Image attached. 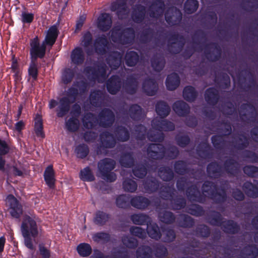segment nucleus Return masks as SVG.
Segmentation results:
<instances>
[{
    "label": "nucleus",
    "mask_w": 258,
    "mask_h": 258,
    "mask_svg": "<svg viewBox=\"0 0 258 258\" xmlns=\"http://www.w3.org/2000/svg\"><path fill=\"white\" fill-rule=\"evenodd\" d=\"M229 185L227 180L221 182L220 188L213 181L206 180L202 186L201 192L199 188L196 184H192L187 187L185 194L187 199L191 202H196L204 204L206 201L207 194L209 198L216 204H222L225 202L227 199L226 188Z\"/></svg>",
    "instance_id": "nucleus-1"
},
{
    "label": "nucleus",
    "mask_w": 258,
    "mask_h": 258,
    "mask_svg": "<svg viewBox=\"0 0 258 258\" xmlns=\"http://www.w3.org/2000/svg\"><path fill=\"white\" fill-rule=\"evenodd\" d=\"M79 94L78 88L73 85L68 89L67 96L60 98L58 101L51 99L49 101V108L53 109L56 107L55 112L57 117L62 118L69 112L71 105L75 102Z\"/></svg>",
    "instance_id": "nucleus-2"
},
{
    "label": "nucleus",
    "mask_w": 258,
    "mask_h": 258,
    "mask_svg": "<svg viewBox=\"0 0 258 258\" xmlns=\"http://www.w3.org/2000/svg\"><path fill=\"white\" fill-rule=\"evenodd\" d=\"M37 219V217L34 214H31V216L25 215L21 226L24 244L27 248L32 250L35 249L32 238H35L38 235Z\"/></svg>",
    "instance_id": "nucleus-3"
},
{
    "label": "nucleus",
    "mask_w": 258,
    "mask_h": 258,
    "mask_svg": "<svg viewBox=\"0 0 258 258\" xmlns=\"http://www.w3.org/2000/svg\"><path fill=\"white\" fill-rule=\"evenodd\" d=\"M147 153L149 158L160 160L164 158L168 160L176 159L179 154V151L174 145L166 148L161 144L150 143L147 148Z\"/></svg>",
    "instance_id": "nucleus-4"
},
{
    "label": "nucleus",
    "mask_w": 258,
    "mask_h": 258,
    "mask_svg": "<svg viewBox=\"0 0 258 258\" xmlns=\"http://www.w3.org/2000/svg\"><path fill=\"white\" fill-rule=\"evenodd\" d=\"M111 40L115 43L121 45L133 44L135 38V31L132 27L113 29L110 36Z\"/></svg>",
    "instance_id": "nucleus-5"
},
{
    "label": "nucleus",
    "mask_w": 258,
    "mask_h": 258,
    "mask_svg": "<svg viewBox=\"0 0 258 258\" xmlns=\"http://www.w3.org/2000/svg\"><path fill=\"white\" fill-rule=\"evenodd\" d=\"M116 163L112 159L105 158L101 160L98 164V170L101 177L107 182H114L116 179V175L112 170L115 167Z\"/></svg>",
    "instance_id": "nucleus-6"
},
{
    "label": "nucleus",
    "mask_w": 258,
    "mask_h": 258,
    "mask_svg": "<svg viewBox=\"0 0 258 258\" xmlns=\"http://www.w3.org/2000/svg\"><path fill=\"white\" fill-rule=\"evenodd\" d=\"M191 39L194 44L193 47H186L181 53L182 57L185 59H188L190 58L196 51V47L203 43L202 42L203 40L205 41L207 40V35L204 30L198 29L191 36Z\"/></svg>",
    "instance_id": "nucleus-7"
},
{
    "label": "nucleus",
    "mask_w": 258,
    "mask_h": 258,
    "mask_svg": "<svg viewBox=\"0 0 258 258\" xmlns=\"http://www.w3.org/2000/svg\"><path fill=\"white\" fill-rule=\"evenodd\" d=\"M30 55L31 60L37 61V59L44 57L47 45L42 41L40 44V40L37 36L30 40Z\"/></svg>",
    "instance_id": "nucleus-8"
},
{
    "label": "nucleus",
    "mask_w": 258,
    "mask_h": 258,
    "mask_svg": "<svg viewBox=\"0 0 258 258\" xmlns=\"http://www.w3.org/2000/svg\"><path fill=\"white\" fill-rule=\"evenodd\" d=\"M185 44L184 36L178 33L170 34L168 38L167 48L169 52L173 54L179 53Z\"/></svg>",
    "instance_id": "nucleus-9"
},
{
    "label": "nucleus",
    "mask_w": 258,
    "mask_h": 258,
    "mask_svg": "<svg viewBox=\"0 0 258 258\" xmlns=\"http://www.w3.org/2000/svg\"><path fill=\"white\" fill-rule=\"evenodd\" d=\"M85 72L88 78L93 81H97L98 82L106 79V66L104 64H99L97 68L87 67Z\"/></svg>",
    "instance_id": "nucleus-10"
},
{
    "label": "nucleus",
    "mask_w": 258,
    "mask_h": 258,
    "mask_svg": "<svg viewBox=\"0 0 258 258\" xmlns=\"http://www.w3.org/2000/svg\"><path fill=\"white\" fill-rule=\"evenodd\" d=\"M165 20L169 26H177L180 23L182 14L181 11L175 7H169L164 14Z\"/></svg>",
    "instance_id": "nucleus-11"
},
{
    "label": "nucleus",
    "mask_w": 258,
    "mask_h": 258,
    "mask_svg": "<svg viewBox=\"0 0 258 258\" xmlns=\"http://www.w3.org/2000/svg\"><path fill=\"white\" fill-rule=\"evenodd\" d=\"M100 145L97 148L96 153L97 155L102 154L101 150L111 149L115 147L116 142L113 134L108 131H104L100 135Z\"/></svg>",
    "instance_id": "nucleus-12"
},
{
    "label": "nucleus",
    "mask_w": 258,
    "mask_h": 258,
    "mask_svg": "<svg viewBox=\"0 0 258 258\" xmlns=\"http://www.w3.org/2000/svg\"><path fill=\"white\" fill-rule=\"evenodd\" d=\"M164 29H162L158 31L159 35L158 37L154 36V30L153 28L148 27L144 28L140 32L139 40L141 43L146 44L154 39L156 43L159 42L160 38L163 36Z\"/></svg>",
    "instance_id": "nucleus-13"
},
{
    "label": "nucleus",
    "mask_w": 258,
    "mask_h": 258,
    "mask_svg": "<svg viewBox=\"0 0 258 258\" xmlns=\"http://www.w3.org/2000/svg\"><path fill=\"white\" fill-rule=\"evenodd\" d=\"M204 54L209 61L216 62L221 58L222 49L217 43L211 42L206 45Z\"/></svg>",
    "instance_id": "nucleus-14"
},
{
    "label": "nucleus",
    "mask_w": 258,
    "mask_h": 258,
    "mask_svg": "<svg viewBox=\"0 0 258 258\" xmlns=\"http://www.w3.org/2000/svg\"><path fill=\"white\" fill-rule=\"evenodd\" d=\"M110 10L115 12L118 19L122 20L126 18L128 14L127 0H116L111 3Z\"/></svg>",
    "instance_id": "nucleus-15"
},
{
    "label": "nucleus",
    "mask_w": 258,
    "mask_h": 258,
    "mask_svg": "<svg viewBox=\"0 0 258 258\" xmlns=\"http://www.w3.org/2000/svg\"><path fill=\"white\" fill-rule=\"evenodd\" d=\"M99 124L104 128L111 127L115 120V115L113 112L108 108L102 109L98 115Z\"/></svg>",
    "instance_id": "nucleus-16"
},
{
    "label": "nucleus",
    "mask_w": 258,
    "mask_h": 258,
    "mask_svg": "<svg viewBox=\"0 0 258 258\" xmlns=\"http://www.w3.org/2000/svg\"><path fill=\"white\" fill-rule=\"evenodd\" d=\"M9 203L8 211L13 218L19 219L23 214V206L16 198L13 195L8 196Z\"/></svg>",
    "instance_id": "nucleus-17"
},
{
    "label": "nucleus",
    "mask_w": 258,
    "mask_h": 258,
    "mask_svg": "<svg viewBox=\"0 0 258 258\" xmlns=\"http://www.w3.org/2000/svg\"><path fill=\"white\" fill-rule=\"evenodd\" d=\"M120 113L124 116H129L135 121H139L143 117V110L137 104L131 105L128 110L124 107L121 108Z\"/></svg>",
    "instance_id": "nucleus-18"
},
{
    "label": "nucleus",
    "mask_w": 258,
    "mask_h": 258,
    "mask_svg": "<svg viewBox=\"0 0 258 258\" xmlns=\"http://www.w3.org/2000/svg\"><path fill=\"white\" fill-rule=\"evenodd\" d=\"M14 147L10 143L0 139V171H5L6 161L5 156L13 151Z\"/></svg>",
    "instance_id": "nucleus-19"
},
{
    "label": "nucleus",
    "mask_w": 258,
    "mask_h": 258,
    "mask_svg": "<svg viewBox=\"0 0 258 258\" xmlns=\"http://www.w3.org/2000/svg\"><path fill=\"white\" fill-rule=\"evenodd\" d=\"M165 9V5L163 0H153L149 6V16L152 18H158L163 15Z\"/></svg>",
    "instance_id": "nucleus-20"
},
{
    "label": "nucleus",
    "mask_w": 258,
    "mask_h": 258,
    "mask_svg": "<svg viewBox=\"0 0 258 258\" xmlns=\"http://www.w3.org/2000/svg\"><path fill=\"white\" fill-rule=\"evenodd\" d=\"M122 89L127 94L133 95L138 90V81L137 78L133 75L128 76L122 83Z\"/></svg>",
    "instance_id": "nucleus-21"
},
{
    "label": "nucleus",
    "mask_w": 258,
    "mask_h": 258,
    "mask_svg": "<svg viewBox=\"0 0 258 258\" xmlns=\"http://www.w3.org/2000/svg\"><path fill=\"white\" fill-rule=\"evenodd\" d=\"M122 85L120 77L118 75H113L107 81L106 89L110 94L115 95L120 90Z\"/></svg>",
    "instance_id": "nucleus-22"
},
{
    "label": "nucleus",
    "mask_w": 258,
    "mask_h": 258,
    "mask_svg": "<svg viewBox=\"0 0 258 258\" xmlns=\"http://www.w3.org/2000/svg\"><path fill=\"white\" fill-rule=\"evenodd\" d=\"M112 20L110 14L102 13L97 20V27L102 32H105L110 30L112 26Z\"/></svg>",
    "instance_id": "nucleus-23"
},
{
    "label": "nucleus",
    "mask_w": 258,
    "mask_h": 258,
    "mask_svg": "<svg viewBox=\"0 0 258 258\" xmlns=\"http://www.w3.org/2000/svg\"><path fill=\"white\" fill-rule=\"evenodd\" d=\"M208 176L211 179H218L223 176V167L218 162L214 161L209 163L207 166Z\"/></svg>",
    "instance_id": "nucleus-24"
},
{
    "label": "nucleus",
    "mask_w": 258,
    "mask_h": 258,
    "mask_svg": "<svg viewBox=\"0 0 258 258\" xmlns=\"http://www.w3.org/2000/svg\"><path fill=\"white\" fill-rule=\"evenodd\" d=\"M59 33L57 25L56 24L51 26L46 32L45 38L43 42L49 47V50L51 49L56 42Z\"/></svg>",
    "instance_id": "nucleus-25"
},
{
    "label": "nucleus",
    "mask_w": 258,
    "mask_h": 258,
    "mask_svg": "<svg viewBox=\"0 0 258 258\" xmlns=\"http://www.w3.org/2000/svg\"><path fill=\"white\" fill-rule=\"evenodd\" d=\"M158 90V85L154 79L148 78L144 80L142 90L145 94L149 96H154Z\"/></svg>",
    "instance_id": "nucleus-26"
},
{
    "label": "nucleus",
    "mask_w": 258,
    "mask_h": 258,
    "mask_svg": "<svg viewBox=\"0 0 258 258\" xmlns=\"http://www.w3.org/2000/svg\"><path fill=\"white\" fill-rule=\"evenodd\" d=\"M146 8L144 6L137 4L133 9L132 19L136 23H142L146 18Z\"/></svg>",
    "instance_id": "nucleus-27"
},
{
    "label": "nucleus",
    "mask_w": 258,
    "mask_h": 258,
    "mask_svg": "<svg viewBox=\"0 0 258 258\" xmlns=\"http://www.w3.org/2000/svg\"><path fill=\"white\" fill-rule=\"evenodd\" d=\"M152 127L159 131H173L175 130V125L172 122L167 119H155L152 121Z\"/></svg>",
    "instance_id": "nucleus-28"
},
{
    "label": "nucleus",
    "mask_w": 258,
    "mask_h": 258,
    "mask_svg": "<svg viewBox=\"0 0 258 258\" xmlns=\"http://www.w3.org/2000/svg\"><path fill=\"white\" fill-rule=\"evenodd\" d=\"M232 144L233 147L238 150H243L247 148L249 145V140L243 134H238L232 137Z\"/></svg>",
    "instance_id": "nucleus-29"
},
{
    "label": "nucleus",
    "mask_w": 258,
    "mask_h": 258,
    "mask_svg": "<svg viewBox=\"0 0 258 258\" xmlns=\"http://www.w3.org/2000/svg\"><path fill=\"white\" fill-rule=\"evenodd\" d=\"M222 231L226 234H236L240 231L238 223L233 220H226L223 221L221 226Z\"/></svg>",
    "instance_id": "nucleus-30"
},
{
    "label": "nucleus",
    "mask_w": 258,
    "mask_h": 258,
    "mask_svg": "<svg viewBox=\"0 0 258 258\" xmlns=\"http://www.w3.org/2000/svg\"><path fill=\"white\" fill-rule=\"evenodd\" d=\"M204 97L208 105L215 106L219 101L220 95L218 91L216 88L210 87L205 91Z\"/></svg>",
    "instance_id": "nucleus-31"
},
{
    "label": "nucleus",
    "mask_w": 258,
    "mask_h": 258,
    "mask_svg": "<svg viewBox=\"0 0 258 258\" xmlns=\"http://www.w3.org/2000/svg\"><path fill=\"white\" fill-rule=\"evenodd\" d=\"M224 168L228 174L235 176L237 174L240 170L238 162L232 158H228L224 162Z\"/></svg>",
    "instance_id": "nucleus-32"
},
{
    "label": "nucleus",
    "mask_w": 258,
    "mask_h": 258,
    "mask_svg": "<svg viewBox=\"0 0 258 258\" xmlns=\"http://www.w3.org/2000/svg\"><path fill=\"white\" fill-rule=\"evenodd\" d=\"M254 181V183L249 181L244 182L242 189L248 197L256 199L258 197V181L255 180Z\"/></svg>",
    "instance_id": "nucleus-33"
},
{
    "label": "nucleus",
    "mask_w": 258,
    "mask_h": 258,
    "mask_svg": "<svg viewBox=\"0 0 258 258\" xmlns=\"http://www.w3.org/2000/svg\"><path fill=\"white\" fill-rule=\"evenodd\" d=\"M109 44V41L104 34L98 37L95 41L94 48L95 52L100 55L106 54V47Z\"/></svg>",
    "instance_id": "nucleus-34"
},
{
    "label": "nucleus",
    "mask_w": 258,
    "mask_h": 258,
    "mask_svg": "<svg viewBox=\"0 0 258 258\" xmlns=\"http://www.w3.org/2000/svg\"><path fill=\"white\" fill-rule=\"evenodd\" d=\"M106 62L112 70L117 69L121 62L120 53L117 51L111 52L106 58Z\"/></svg>",
    "instance_id": "nucleus-35"
},
{
    "label": "nucleus",
    "mask_w": 258,
    "mask_h": 258,
    "mask_svg": "<svg viewBox=\"0 0 258 258\" xmlns=\"http://www.w3.org/2000/svg\"><path fill=\"white\" fill-rule=\"evenodd\" d=\"M83 125L86 129L94 128L99 123L98 118L92 112L85 113L82 118Z\"/></svg>",
    "instance_id": "nucleus-36"
},
{
    "label": "nucleus",
    "mask_w": 258,
    "mask_h": 258,
    "mask_svg": "<svg viewBox=\"0 0 258 258\" xmlns=\"http://www.w3.org/2000/svg\"><path fill=\"white\" fill-rule=\"evenodd\" d=\"M131 204L135 208L144 210L150 205L151 201L148 198L144 196H135L131 198Z\"/></svg>",
    "instance_id": "nucleus-37"
},
{
    "label": "nucleus",
    "mask_w": 258,
    "mask_h": 258,
    "mask_svg": "<svg viewBox=\"0 0 258 258\" xmlns=\"http://www.w3.org/2000/svg\"><path fill=\"white\" fill-rule=\"evenodd\" d=\"M174 111L179 116H185L190 111V107L188 104L182 100L175 101L172 106Z\"/></svg>",
    "instance_id": "nucleus-38"
},
{
    "label": "nucleus",
    "mask_w": 258,
    "mask_h": 258,
    "mask_svg": "<svg viewBox=\"0 0 258 258\" xmlns=\"http://www.w3.org/2000/svg\"><path fill=\"white\" fill-rule=\"evenodd\" d=\"M71 62L76 66L82 64L85 60V54L80 47H75L71 54Z\"/></svg>",
    "instance_id": "nucleus-39"
},
{
    "label": "nucleus",
    "mask_w": 258,
    "mask_h": 258,
    "mask_svg": "<svg viewBox=\"0 0 258 258\" xmlns=\"http://www.w3.org/2000/svg\"><path fill=\"white\" fill-rule=\"evenodd\" d=\"M111 219V215L101 210H97L93 218L95 224L103 226L107 224Z\"/></svg>",
    "instance_id": "nucleus-40"
},
{
    "label": "nucleus",
    "mask_w": 258,
    "mask_h": 258,
    "mask_svg": "<svg viewBox=\"0 0 258 258\" xmlns=\"http://www.w3.org/2000/svg\"><path fill=\"white\" fill-rule=\"evenodd\" d=\"M44 179L46 184L49 188L54 189L55 188V173L51 165L48 166L44 172Z\"/></svg>",
    "instance_id": "nucleus-41"
},
{
    "label": "nucleus",
    "mask_w": 258,
    "mask_h": 258,
    "mask_svg": "<svg viewBox=\"0 0 258 258\" xmlns=\"http://www.w3.org/2000/svg\"><path fill=\"white\" fill-rule=\"evenodd\" d=\"M180 83V79L178 75L176 73H172L167 77L165 84L167 89L173 91L177 88Z\"/></svg>",
    "instance_id": "nucleus-42"
},
{
    "label": "nucleus",
    "mask_w": 258,
    "mask_h": 258,
    "mask_svg": "<svg viewBox=\"0 0 258 258\" xmlns=\"http://www.w3.org/2000/svg\"><path fill=\"white\" fill-rule=\"evenodd\" d=\"M116 140L119 142L127 141L130 137V134L127 128L123 125H118L114 130Z\"/></svg>",
    "instance_id": "nucleus-43"
},
{
    "label": "nucleus",
    "mask_w": 258,
    "mask_h": 258,
    "mask_svg": "<svg viewBox=\"0 0 258 258\" xmlns=\"http://www.w3.org/2000/svg\"><path fill=\"white\" fill-rule=\"evenodd\" d=\"M243 258H256L258 256V247L254 244H247L240 252Z\"/></svg>",
    "instance_id": "nucleus-44"
},
{
    "label": "nucleus",
    "mask_w": 258,
    "mask_h": 258,
    "mask_svg": "<svg viewBox=\"0 0 258 258\" xmlns=\"http://www.w3.org/2000/svg\"><path fill=\"white\" fill-rule=\"evenodd\" d=\"M220 213L215 210L211 211L207 216L208 222L212 226L221 227L224 221Z\"/></svg>",
    "instance_id": "nucleus-45"
},
{
    "label": "nucleus",
    "mask_w": 258,
    "mask_h": 258,
    "mask_svg": "<svg viewBox=\"0 0 258 258\" xmlns=\"http://www.w3.org/2000/svg\"><path fill=\"white\" fill-rule=\"evenodd\" d=\"M198 155L203 158L210 157L212 155V149L210 145L207 142H202L197 147Z\"/></svg>",
    "instance_id": "nucleus-46"
},
{
    "label": "nucleus",
    "mask_w": 258,
    "mask_h": 258,
    "mask_svg": "<svg viewBox=\"0 0 258 258\" xmlns=\"http://www.w3.org/2000/svg\"><path fill=\"white\" fill-rule=\"evenodd\" d=\"M170 107L164 101H158L155 105V111L157 114L161 117L164 118L167 116L170 112Z\"/></svg>",
    "instance_id": "nucleus-47"
},
{
    "label": "nucleus",
    "mask_w": 258,
    "mask_h": 258,
    "mask_svg": "<svg viewBox=\"0 0 258 258\" xmlns=\"http://www.w3.org/2000/svg\"><path fill=\"white\" fill-rule=\"evenodd\" d=\"M171 208L173 210H179L185 208L186 201L182 196L176 194L169 201Z\"/></svg>",
    "instance_id": "nucleus-48"
},
{
    "label": "nucleus",
    "mask_w": 258,
    "mask_h": 258,
    "mask_svg": "<svg viewBox=\"0 0 258 258\" xmlns=\"http://www.w3.org/2000/svg\"><path fill=\"white\" fill-rule=\"evenodd\" d=\"M151 247L153 253L157 258H165L168 254L167 247L161 243H155Z\"/></svg>",
    "instance_id": "nucleus-49"
},
{
    "label": "nucleus",
    "mask_w": 258,
    "mask_h": 258,
    "mask_svg": "<svg viewBox=\"0 0 258 258\" xmlns=\"http://www.w3.org/2000/svg\"><path fill=\"white\" fill-rule=\"evenodd\" d=\"M136 254L137 258H153L152 248L148 245H140L137 248Z\"/></svg>",
    "instance_id": "nucleus-50"
},
{
    "label": "nucleus",
    "mask_w": 258,
    "mask_h": 258,
    "mask_svg": "<svg viewBox=\"0 0 258 258\" xmlns=\"http://www.w3.org/2000/svg\"><path fill=\"white\" fill-rule=\"evenodd\" d=\"M119 162L121 166L131 168L134 166L135 161L132 152H125L121 155Z\"/></svg>",
    "instance_id": "nucleus-51"
},
{
    "label": "nucleus",
    "mask_w": 258,
    "mask_h": 258,
    "mask_svg": "<svg viewBox=\"0 0 258 258\" xmlns=\"http://www.w3.org/2000/svg\"><path fill=\"white\" fill-rule=\"evenodd\" d=\"M158 175L160 178L165 181L172 180L174 176L172 169L167 166L160 167L158 169Z\"/></svg>",
    "instance_id": "nucleus-52"
},
{
    "label": "nucleus",
    "mask_w": 258,
    "mask_h": 258,
    "mask_svg": "<svg viewBox=\"0 0 258 258\" xmlns=\"http://www.w3.org/2000/svg\"><path fill=\"white\" fill-rule=\"evenodd\" d=\"M159 181L153 177H148L144 181V188L148 192L156 191L159 187Z\"/></svg>",
    "instance_id": "nucleus-53"
},
{
    "label": "nucleus",
    "mask_w": 258,
    "mask_h": 258,
    "mask_svg": "<svg viewBox=\"0 0 258 258\" xmlns=\"http://www.w3.org/2000/svg\"><path fill=\"white\" fill-rule=\"evenodd\" d=\"M198 93L195 88L191 86H187L183 90V97L189 102H193L197 99Z\"/></svg>",
    "instance_id": "nucleus-54"
},
{
    "label": "nucleus",
    "mask_w": 258,
    "mask_h": 258,
    "mask_svg": "<svg viewBox=\"0 0 258 258\" xmlns=\"http://www.w3.org/2000/svg\"><path fill=\"white\" fill-rule=\"evenodd\" d=\"M90 102L94 107L99 106L104 100L103 93L99 90L91 92L89 96Z\"/></svg>",
    "instance_id": "nucleus-55"
},
{
    "label": "nucleus",
    "mask_w": 258,
    "mask_h": 258,
    "mask_svg": "<svg viewBox=\"0 0 258 258\" xmlns=\"http://www.w3.org/2000/svg\"><path fill=\"white\" fill-rule=\"evenodd\" d=\"M147 232L150 237L156 240H159L162 237V233L156 223L147 225Z\"/></svg>",
    "instance_id": "nucleus-56"
},
{
    "label": "nucleus",
    "mask_w": 258,
    "mask_h": 258,
    "mask_svg": "<svg viewBox=\"0 0 258 258\" xmlns=\"http://www.w3.org/2000/svg\"><path fill=\"white\" fill-rule=\"evenodd\" d=\"M178 225L179 227L187 228H191L195 225V221L188 215L181 214L177 218Z\"/></svg>",
    "instance_id": "nucleus-57"
},
{
    "label": "nucleus",
    "mask_w": 258,
    "mask_h": 258,
    "mask_svg": "<svg viewBox=\"0 0 258 258\" xmlns=\"http://www.w3.org/2000/svg\"><path fill=\"white\" fill-rule=\"evenodd\" d=\"M151 66L157 72H160L164 68L165 60L161 55H154L151 59Z\"/></svg>",
    "instance_id": "nucleus-58"
},
{
    "label": "nucleus",
    "mask_w": 258,
    "mask_h": 258,
    "mask_svg": "<svg viewBox=\"0 0 258 258\" xmlns=\"http://www.w3.org/2000/svg\"><path fill=\"white\" fill-rule=\"evenodd\" d=\"M139 55L135 51H130L125 54V64L128 67H132L135 66L139 62Z\"/></svg>",
    "instance_id": "nucleus-59"
},
{
    "label": "nucleus",
    "mask_w": 258,
    "mask_h": 258,
    "mask_svg": "<svg viewBox=\"0 0 258 258\" xmlns=\"http://www.w3.org/2000/svg\"><path fill=\"white\" fill-rule=\"evenodd\" d=\"M160 196L164 200L170 201L176 194L173 186H165L160 191Z\"/></svg>",
    "instance_id": "nucleus-60"
},
{
    "label": "nucleus",
    "mask_w": 258,
    "mask_h": 258,
    "mask_svg": "<svg viewBox=\"0 0 258 258\" xmlns=\"http://www.w3.org/2000/svg\"><path fill=\"white\" fill-rule=\"evenodd\" d=\"M131 199L130 196L125 195H119L116 199V205L119 208L128 209L131 205Z\"/></svg>",
    "instance_id": "nucleus-61"
},
{
    "label": "nucleus",
    "mask_w": 258,
    "mask_h": 258,
    "mask_svg": "<svg viewBox=\"0 0 258 258\" xmlns=\"http://www.w3.org/2000/svg\"><path fill=\"white\" fill-rule=\"evenodd\" d=\"M158 218L161 222L167 224H172L175 220L174 214L172 212L168 211L159 212Z\"/></svg>",
    "instance_id": "nucleus-62"
},
{
    "label": "nucleus",
    "mask_w": 258,
    "mask_h": 258,
    "mask_svg": "<svg viewBox=\"0 0 258 258\" xmlns=\"http://www.w3.org/2000/svg\"><path fill=\"white\" fill-rule=\"evenodd\" d=\"M174 169L177 174L181 175L188 173L190 171L186 162L183 160L175 161L174 164Z\"/></svg>",
    "instance_id": "nucleus-63"
},
{
    "label": "nucleus",
    "mask_w": 258,
    "mask_h": 258,
    "mask_svg": "<svg viewBox=\"0 0 258 258\" xmlns=\"http://www.w3.org/2000/svg\"><path fill=\"white\" fill-rule=\"evenodd\" d=\"M77 251L81 257H86L89 256L92 252L91 245L87 243H81L76 248Z\"/></svg>",
    "instance_id": "nucleus-64"
}]
</instances>
